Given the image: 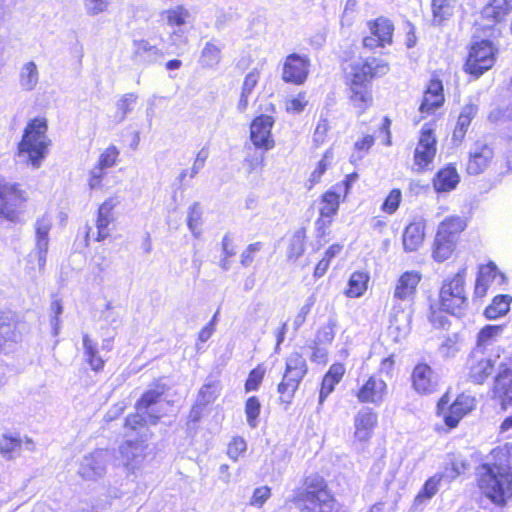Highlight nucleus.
<instances>
[{
  "instance_id": "obj_1",
  "label": "nucleus",
  "mask_w": 512,
  "mask_h": 512,
  "mask_svg": "<svg viewBox=\"0 0 512 512\" xmlns=\"http://www.w3.org/2000/svg\"><path fill=\"white\" fill-rule=\"evenodd\" d=\"M390 70L389 64L382 58L368 57L351 65L349 73L350 100L362 111L372 103L370 81L374 77L386 75Z\"/></svg>"
},
{
  "instance_id": "obj_2",
  "label": "nucleus",
  "mask_w": 512,
  "mask_h": 512,
  "mask_svg": "<svg viewBox=\"0 0 512 512\" xmlns=\"http://www.w3.org/2000/svg\"><path fill=\"white\" fill-rule=\"evenodd\" d=\"M477 482L494 504L503 505L512 497V472L507 467L482 464L477 468Z\"/></svg>"
},
{
  "instance_id": "obj_3",
  "label": "nucleus",
  "mask_w": 512,
  "mask_h": 512,
  "mask_svg": "<svg viewBox=\"0 0 512 512\" xmlns=\"http://www.w3.org/2000/svg\"><path fill=\"white\" fill-rule=\"evenodd\" d=\"M481 27L488 38L473 42L464 65L465 71L477 78L493 67L498 53L493 40L501 34L500 29L490 23L481 24Z\"/></svg>"
},
{
  "instance_id": "obj_4",
  "label": "nucleus",
  "mask_w": 512,
  "mask_h": 512,
  "mask_svg": "<svg viewBox=\"0 0 512 512\" xmlns=\"http://www.w3.org/2000/svg\"><path fill=\"white\" fill-rule=\"evenodd\" d=\"M169 402L163 398V388L157 387L146 391L136 404V413L126 419V426L132 430L146 424H156L167 413Z\"/></svg>"
},
{
  "instance_id": "obj_5",
  "label": "nucleus",
  "mask_w": 512,
  "mask_h": 512,
  "mask_svg": "<svg viewBox=\"0 0 512 512\" xmlns=\"http://www.w3.org/2000/svg\"><path fill=\"white\" fill-rule=\"evenodd\" d=\"M149 454L147 434H144L140 439L128 438L122 442L115 458L123 466L127 480L135 483L143 474Z\"/></svg>"
},
{
  "instance_id": "obj_6",
  "label": "nucleus",
  "mask_w": 512,
  "mask_h": 512,
  "mask_svg": "<svg viewBox=\"0 0 512 512\" xmlns=\"http://www.w3.org/2000/svg\"><path fill=\"white\" fill-rule=\"evenodd\" d=\"M46 131V120L36 118L27 125L22 141L19 144L20 155H26L34 168H38L41 165L47 153L49 142Z\"/></svg>"
},
{
  "instance_id": "obj_7",
  "label": "nucleus",
  "mask_w": 512,
  "mask_h": 512,
  "mask_svg": "<svg viewBox=\"0 0 512 512\" xmlns=\"http://www.w3.org/2000/svg\"><path fill=\"white\" fill-rule=\"evenodd\" d=\"M466 268H462L452 278L446 279L440 290V305L443 311L459 316L467 305L464 288Z\"/></svg>"
},
{
  "instance_id": "obj_8",
  "label": "nucleus",
  "mask_w": 512,
  "mask_h": 512,
  "mask_svg": "<svg viewBox=\"0 0 512 512\" xmlns=\"http://www.w3.org/2000/svg\"><path fill=\"white\" fill-rule=\"evenodd\" d=\"M307 373L305 358L297 353H291L286 359V369L277 391L280 402L289 405L294 398L300 382Z\"/></svg>"
},
{
  "instance_id": "obj_9",
  "label": "nucleus",
  "mask_w": 512,
  "mask_h": 512,
  "mask_svg": "<svg viewBox=\"0 0 512 512\" xmlns=\"http://www.w3.org/2000/svg\"><path fill=\"white\" fill-rule=\"evenodd\" d=\"M27 194L18 184L7 181L0 175V217L17 222L24 212Z\"/></svg>"
},
{
  "instance_id": "obj_10",
  "label": "nucleus",
  "mask_w": 512,
  "mask_h": 512,
  "mask_svg": "<svg viewBox=\"0 0 512 512\" xmlns=\"http://www.w3.org/2000/svg\"><path fill=\"white\" fill-rule=\"evenodd\" d=\"M500 360L493 386V396L500 401L501 408L512 406V353L497 356Z\"/></svg>"
},
{
  "instance_id": "obj_11",
  "label": "nucleus",
  "mask_w": 512,
  "mask_h": 512,
  "mask_svg": "<svg viewBox=\"0 0 512 512\" xmlns=\"http://www.w3.org/2000/svg\"><path fill=\"white\" fill-rule=\"evenodd\" d=\"M304 501L306 507L313 512H332L334 500L326 490L324 479L314 475L306 479Z\"/></svg>"
},
{
  "instance_id": "obj_12",
  "label": "nucleus",
  "mask_w": 512,
  "mask_h": 512,
  "mask_svg": "<svg viewBox=\"0 0 512 512\" xmlns=\"http://www.w3.org/2000/svg\"><path fill=\"white\" fill-rule=\"evenodd\" d=\"M111 453L106 449H97L85 455L78 469V474L88 481H96L105 476Z\"/></svg>"
},
{
  "instance_id": "obj_13",
  "label": "nucleus",
  "mask_w": 512,
  "mask_h": 512,
  "mask_svg": "<svg viewBox=\"0 0 512 512\" xmlns=\"http://www.w3.org/2000/svg\"><path fill=\"white\" fill-rule=\"evenodd\" d=\"M437 140L432 128L425 124L420 133L418 144L414 152V165L418 171L426 169L436 155Z\"/></svg>"
},
{
  "instance_id": "obj_14",
  "label": "nucleus",
  "mask_w": 512,
  "mask_h": 512,
  "mask_svg": "<svg viewBox=\"0 0 512 512\" xmlns=\"http://www.w3.org/2000/svg\"><path fill=\"white\" fill-rule=\"evenodd\" d=\"M308 57L296 53L288 55L283 64L282 79L286 83L303 84L309 74Z\"/></svg>"
},
{
  "instance_id": "obj_15",
  "label": "nucleus",
  "mask_w": 512,
  "mask_h": 512,
  "mask_svg": "<svg viewBox=\"0 0 512 512\" xmlns=\"http://www.w3.org/2000/svg\"><path fill=\"white\" fill-rule=\"evenodd\" d=\"M493 157L494 151L488 144L481 141L475 142L469 151L468 174L479 175L483 173L489 167Z\"/></svg>"
},
{
  "instance_id": "obj_16",
  "label": "nucleus",
  "mask_w": 512,
  "mask_h": 512,
  "mask_svg": "<svg viewBox=\"0 0 512 512\" xmlns=\"http://www.w3.org/2000/svg\"><path fill=\"white\" fill-rule=\"evenodd\" d=\"M273 123V118L267 115H261L253 120L250 137L255 147L266 151L274 147V140L271 137Z\"/></svg>"
},
{
  "instance_id": "obj_17",
  "label": "nucleus",
  "mask_w": 512,
  "mask_h": 512,
  "mask_svg": "<svg viewBox=\"0 0 512 512\" xmlns=\"http://www.w3.org/2000/svg\"><path fill=\"white\" fill-rule=\"evenodd\" d=\"M119 203V197L113 196L99 206L96 218V241H103L110 236L111 225L115 220L113 210Z\"/></svg>"
},
{
  "instance_id": "obj_18",
  "label": "nucleus",
  "mask_w": 512,
  "mask_h": 512,
  "mask_svg": "<svg viewBox=\"0 0 512 512\" xmlns=\"http://www.w3.org/2000/svg\"><path fill=\"white\" fill-rule=\"evenodd\" d=\"M414 390L422 395L434 393L438 387V379L432 368L425 364H417L411 375Z\"/></svg>"
},
{
  "instance_id": "obj_19",
  "label": "nucleus",
  "mask_w": 512,
  "mask_h": 512,
  "mask_svg": "<svg viewBox=\"0 0 512 512\" xmlns=\"http://www.w3.org/2000/svg\"><path fill=\"white\" fill-rule=\"evenodd\" d=\"M469 376L473 382L481 384L493 372L495 360L486 357L481 349H475L468 361Z\"/></svg>"
},
{
  "instance_id": "obj_20",
  "label": "nucleus",
  "mask_w": 512,
  "mask_h": 512,
  "mask_svg": "<svg viewBox=\"0 0 512 512\" xmlns=\"http://www.w3.org/2000/svg\"><path fill=\"white\" fill-rule=\"evenodd\" d=\"M475 408V398L468 394H460L444 413V422L450 428H455L460 420Z\"/></svg>"
},
{
  "instance_id": "obj_21",
  "label": "nucleus",
  "mask_w": 512,
  "mask_h": 512,
  "mask_svg": "<svg viewBox=\"0 0 512 512\" xmlns=\"http://www.w3.org/2000/svg\"><path fill=\"white\" fill-rule=\"evenodd\" d=\"M378 422L377 414L369 407L361 408L354 418V437L362 442L368 441Z\"/></svg>"
},
{
  "instance_id": "obj_22",
  "label": "nucleus",
  "mask_w": 512,
  "mask_h": 512,
  "mask_svg": "<svg viewBox=\"0 0 512 512\" xmlns=\"http://www.w3.org/2000/svg\"><path fill=\"white\" fill-rule=\"evenodd\" d=\"M504 281L505 276L498 270L497 266L493 262L482 265L479 268L478 276L476 278L475 295L477 297H484L493 283L501 285Z\"/></svg>"
},
{
  "instance_id": "obj_23",
  "label": "nucleus",
  "mask_w": 512,
  "mask_h": 512,
  "mask_svg": "<svg viewBox=\"0 0 512 512\" xmlns=\"http://www.w3.org/2000/svg\"><path fill=\"white\" fill-rule=\"evenodd\" d=\"M52 226V220L49 216L44 215L37 219L35 223L36 232V256L40 270H43L46 264V256L49 247V231Z\"/></svg>"
},
{
  "instance_id": "obj_24",
  "label": "nucleus",
  "mask_w": 512,
  "mask_h": 512,
  "mask_svg": "<svg viewBox=\"0 0 512 512\" xmlns=\"http://www.w3.org/2000/svg\"><path fill=\"white\" fill-rule=\"evenodd\" d=\"M386 392L387 384L385 381L376 376H371L359 389L357 398L361 403L379 405L383 402Z\"/></svg>"
},
{
  "instance_id": "obj_25",
  "label": "nucleus",
  "mask_w": 512,
  "mask_h": 512,
  "mask_svg": "<svg viewBox=\"0 0 512 512\" xmlns=\"http://www.w3.org/2000/svg\"><path fill=\"white\" fill-rule=\"evenodd\" d=\"M421 280V274L417 271H406L397 280L393 297L400 301H411L416 293V288Z\"/></svg>"
},
{
  "instance_id": "obj_26",
  "label": "nucleus",
  "mask_w": 512,
  "mask_h": 512,
  "mask_svg": "<svg viewBox=\"0 0 512 512\" xmlns=\"http://www.w3.org/2000/svg\"><path fill=\"white\" fill-rule=\"evenodd\" d=\"M425 220L423 218L415 219L403 232V247L406 252L416 251L423 243Z\"/></svg>"
},
{
  "instance_id": "obj_27",
  "label": "nucleus",
  "mask_w": 512,
  "mask_h": 512,
  "mask_svg": "<svg viewBox=\"0 0 512 512\" xmlns=\"http://www.w3.org/2000/svg\"><path fill=\"white\" fill-rule=\"evenodd\" d=\"M444 102L443 85L438 79H432L424 93L419 110L422 113H432Z\"/></svg>"
},
{
  "instance_id": "obj_28",
  "label": "nucleus",
  "mask_w": 512,
  "mask_h": 512,
  "mask_svg": "<svg viewBox=\"0 0 512 512\" xmlns=\"http://www.w3.org/2000/svg\"><path fill=\"white\" fill-rule=\"evenodd\" d=\"M512 11V0H491L482 10V17L496 27Z\"/></svg>"
},
{
  "instance_id": "obj_29",
  "label": "nucleus",
  "mask_w": 512,
  "mask_h": 512,
  "mask_svg": "<svg viewBox=\"0 0 512 512\" xmlns=\"http://www.w3.org/2000/svg\"><path fill=\"white\" fill-rule=\"evenodd\" d=\"M339 204L340 195L334 190L327 191L322 196L321 206L319 209L320 217L317 223L322 224L323 226L330 224L333 216L338 212Z\"/></svg>"
},
{
  "instance_id": "obj_30",
  "label": "nucleus",
  "mask_w": 512,
  "mask_h": 512,
  "mask_svg": "<svg viewBox=\"0 0 512 512\" xmlns=\"http://www.w3.org/2000/svg\"><path fill=\"white\" fill-rule=\"evenodd\" d=\"M161 16L167 25L174 29H184V26L193 21L191 12L183 5L164 10Z\"/></svg>"
},
{
  "instance_id": "obj_31",
  "label": "nucleus",
  "mask_w": 512,
  "mask_h": 512,
  "mask_svg": "<svg viewBox=\"0 0 512 512\" xmlns=\"http://www.w3.org/2000/svg\"><path fill=\"white\" fill-rule=\"evenodd\" d=\"M345 373V366L342 363H334L330 366L328 372L325 374L320 394L319 403L322 404L327 396L334 390L335 385L340 382Z\"/></svg>"
},
{
  "instance_id": "obj_32",
  "label": "nucleus",
  "mask_w": 512,
  "mask_h": 512,
  "mask_svg": "<svg viewBox=\"0 0 512 512\" xmlns=\"http://www.w3.org/2000/svg\"><path fill=\"white\" fill-rule=\"evenodd\" d=\"M459 175L454 167L448 166L437 172L433 186L437 192H449L459 183Z\"/></svg>"
},
{
  "instance_id": "obj_33",
  "label": "nucleus",
  "mask_w": 512,
  "mask_h": 512,
  "mask_svg": "<svg viewBox=\"0 0 512 512\" xmlns=\"http://www.w3.org/2000/svg\"><path fill=\"white\" fill-rule=\"evenodd\" d=\"M133 47L135 57L145 63H155L164 57V53L157 46L144 39L135 40Z\"/></svg>"
},
{
  "instance_id": "obj_34",
  "label": "nucleus",
  "mask_w": 512,
  "mask_h": 512,
  "mask_svg": "<svg viewBox=\"0 0 512 512\" xmlns=\"http://www.w3.org/2000/svg\"><path fill=\"white\" fill-rule=\"evenodd\" d=\"M39 70L34 61L25 62L19 71V85L23 91H33L39 83Z\"/></svg>"
},
{
  "instance_id": "obj_35",
  "label": "nucleus",
  "mask_w": 512,
  "mask_h": 512,
  "mask_svg": "<svg viewBox=\"0 0 512 512\" xmlns=\"http://www.w3.org/2000/svg\"><path fill=\"white\" fill-rule=\"evenodd\" d=\"M478 112V107L475 104L469 103L465 105L458 117V121L456 124V127L453 132V140L455 141H462L468 127L470 126V123L472 119L475 117V115Z\"/></svg>"
},
{
  "instance_id": "obj_36",
  "label": "nucleus",
  "mask_w": 512,
  "mask_h": 512,
  "mask_svg": "<svg viewBox=\"0 0 512 512\" xmlns=\"http://www.w3.org/2000/svg\"><path fill=\"white\" fill-rule=\"evenodd\" d=\"M456 241L437 232L433 245V258L438 262L447 260L454 251Z\"/></svg>"
},
{
  "instance_id": "obj_37",
  "label": "nucleus",
  "mask_w": 512,
  "mask_h": 512,
  "mask_svg": "<svg viewBox=\"0 0 512 512\" xmlns=\"http://www.w3.org/2000/svg\"><path fill=\"white\" fill-rule=\"evenodd\" d=\"M444 480L440 473L430 477L423 485L422 489L414 499L415 507H420L426 504L439 490L440 482Z\"/></svg>"
},
{
  "instance_id": "obj_38",
  "label": "nucleus",
  "mask_w": 512,
  "mask_h": 512,
  "mask_svg": "<svg viewBox=\"0 0 512 512\" xmlns=\"http://www.w3.org/2000/svg\"><path fill=\"white\" fill-rule=\"evenodd\" d=\"M368 26L372 35L381 37V41L392 44L394 26L389 19L380 17L368 22Z\"/></svg>"
},
{
  "instance_id": "obj_39",
  "label": "nucleus",
  "mask_w": 512,
  "mask_h": 512,
  "mask_svg": "<svg viewBox=\"0 0 512 512\" xmlns=\"http://www.w3.org/2000/svg\"><path fill=\"white\" fill-rule=\"evenodd\" d=\"M511 302L512 297L510 295H497L485 309L484 315L488 319H497L504 316L509 312Z\"/></svg>"
},
{
  "instance_id": "obj_40",
  "label": "nucleus",
  "mask_w": 512,
  "mask_h": 512,
  "mask_svg": "<svg viewBox=\"0 0 512 512\" xmlns=\"http://www.w3.org/2000/svg\"><path fill=\"white\" fill-rule=\"evenodd\" d=\"M466 227L465 220L460 216H450L445 218L439 225L438 231L441 235L447 238H452L456 241V237Z\"/></svg>"
},
{
  "instance_id": "obj_41",
  "label": "nucleus",
  "mask_w": 512,
  "mask_h": 512,
  "mask_svg": "<svg viewBox=\"0 0 512 512\" xmlns=\"http://www.w3.org/2000/svg\"><path fill=\"white\" fill-rule=\"evenodd\" d=\"M22 444L20 437L4 434L0 437V453L8 460L13 459L19 455Z\"/></svg>"
},
{
  "instance_id": "obj_42",
  "label": "nucleus",
  "mask_w": 512,
  "mask_h": 512,
  "mask_svg": "<svg viewBox=\"0 0 512 512\" xmlns=\"http://www.w3.org/2000/svg\"><path fill=\"white\" fill-rule=\"evenodd\" d=\"M221 51L222 48L214 41L206 42L200 55L201 65L208 68L216 67L221 60Z\"/></svg>"
},
{
  "instance_id": "obj_43",
  "label": "nucleus",
  "mask_w": 512,
  "mask_h": 512,
  "mask_svg": "<svg viewBox=\"0 0 512 512\" xmlns=\"http://www.w3.org/2000/svg\"><path fill=\"white\" fill-rule=\"evenodd\" d=\"M468 467V463L462 456H452L445 466L441 476L445 481L451 482L459 475H461Z\"/></svg>"
},
{
  "instance_id": "obj_44",
  "label": "nucleus",
  "mask_w": 512,
  "mask_h": 512,
  "mask_svg": "<svg viewBox=\"0 0 512 512\" xmlns=\"http://www.w3.org/2000/svg\"><path fill=\"white\" fill-rule=\"evenodd\" d=\"M83 348L86 361L94 371H99L104 366L103 359L98 356L97 345L87 334L83 335Z\"/></svg>"
},
{
  "instance_id": "obj_45",
  "label": "nucleus",
  "mask_w": 512,
  "mask_h": 512,
  "mask_svg": "<svg viewBox=\"0 0 512 512\" xmlns=\"http://www.w3.org/2000/svg\"><path fill=\"white\" fill-rule=\"evenodd\" d=\"M368 276L363 272H354L348 281V288L345 294L350 298L362 296L367 289Z\"/></svg>"
},
{
  "instance_id": "obj_46",
  "label": "nucleus",
  "mask_w": 512,
  "mask_h": 512,
  "mask_svg": "<svg viewBox=\"0 0 512 512\" xmlns=\"http://www.w3.org/2000/svg\"><path fill=\"white\" fill-rule=\"evenodd\" d=\"M138 96L135 93H126L116 102L115 120L117 123L123 122L127 115L132 112Z\"/></svg>"
},
{
  "instance_id": "obj_47",
  "label": "nucleus",
  "mask_w": 512,
  "mask_h": 512,
  "mask_svg": "<svg viewBox=\"0 0 512 512\" xmlns=\"http://www.w3.org/2000/svg\"><path fill=\"white\" fill-rule=\"evenodd\" d=\"M334 159L332 150H327L321 160L317 163L316 168L311 173L308 179V189H311L314 185L321 181V177L324 175L326 170L331 166Z\"/></svg>"
},
{
  "instance_id": "obj_48",
  "label": "nucleus",
  "mask_w": 512,
  "mask_h": 512,
  "mask_svg": "<svg viewBox=\"0 0 512 512\" xmlns=\"http://www.w3.org/2000/svg\"><path fill=\"white\" fill-rule=\"evenodd\" d=\"M220 390V384L217 381L204 384L198 393L196 406H205L214 402L219 396Z\"/></svg>"
},
{
  "instance_id": "obj_49",
  "label": "nucleus",
  "mask_w": 512,
  "mask_h": 512,
  "mask_svg": "<svg viewBox=\"0 0 512 512\" xmlns=\"http://www.w3.org/2000/svg\"><path fill=\"white\" fill-rule=\"evenodd\" d=\"M456 0H432L433 22L441 24V22L452 15Z\"/></svg>"
},
{
  "instance_id": "obj_50",
  "label": "nucleus",
  "mask_w": 512,
  "mask_h": 512,
  "mask_svg": "<svg viewBox=\"0 0 512 512\" xmlns=\"http://www.w3.org/2000/svg\"><path fill=\"white\" fill-rule=\"evenodd\" d=\"M337 319L335 316H330L327 323L322 325L316 334L317 344H331L335 337V330L337 327Z\"/></svg>"
},
{
  "instance_id": "obj_51",
  "label": "nucleus",
  "mask_w": 512,
  "mask_h": 512,
  "mask_svg": "<svg viewBox=\"0 0 512 512\" xmlns=\"http://www.w3.org/2000/svg\"><path fill=\"white\" fill-rule=\"evenodd\" d=\"M503 331V326L487 325L482 328L477 338V348L483 351V347L490 345Z\"/></svg>"
},
{
  "instance_id": "obj_52",
  "label": "nucleus",
  "mask_w": 512,
  "mask_h": 512,
  "mask_svg": "<svg viewBox=\"0 0 512 512\" xmlns=\"http://www.w3.org/2000/svg\"><path fill=\"white\" fill-rule=\"evenodd\" d=\"M316 303V296L314 294L307 297L304 304L299 308L297 314L293 318V329L298 331L300 327L305 323L307 316L311 312L313 306Z\"/></svg>"
},
{
  "instance_id": "obj_53",
  "label": "nucleus",
  "mask_w": 512,
  "mask_h": 512,
  "mask_svg": "<svg viewBox=\"0 0 512 512\" xmlns=\"http://www.w3.org/2000/svg\"><path fill=\"white\" fill-rule=\"evenodd\" d=\"M261 411V404L256 396H251L245 403V414L247 423L251 428H256L258 424V416Z\"/></svg>"
},
{
  "instance_id": "obj_54",
  "label": "nucleus",
  "mask_w": 512,
  "mask_h": 512,
  "mask_svg": "<svg viewBox=\"0 0 512 512\" xmlns=\"http://www.w3.org/2000/svg\"><path fill=\"white\" fill-rule=\"evenodd\" d=\"M201 207L198 203H194L190 206L188 212L187 225L189 230L195 237H199L201 234Z\"/></svg>"
},
{
  "instance_id": "obj_55",
  "label": "nucleus",
  "mask_w": 512,
  "mask_h": 512,
  "mask_svg": "<svg viewBox=\"0 0 512 512\" xmlns=\"http://www.w3.org/2000/svg\"><path fill=\"white\" fill-rule=\"evenodd\" d=\"M305 250L304 235L302 232L297 231L290 240L287 251L289 259L297 260Z\"/></svg>"
},
{
  "instance_id": "obj_56",
  "label": "nucleus",
  "mask_w": 512,
  "mask_h": 512,
  "mask_svg": "<svg viewBox=\"0 0 512 512\" xmlns=\"http://www.w3.org/2000/svg\"><path fill=\"white\" fill-rule=\"evenodd\" d=\"M374 145V137L372 135H366L361 140H358L354 144L355 151L351 155L352 162L360 161Z\"/></svg>"
},
{
  "instance_id": "obj_57",
  "label": "nucleus",
  "mask_w": 512,
  "mask_h": 512,
  "mask_svg": "<svg viewBox=\"0 0 512 512\" xmlns=\"http://www.w3.org/2000/svg\"><path fill=\"white\" fill-rule=\"evenodd\" d=\"M459 343L457 335L448 336L439 346V354L444 358L454 357L459 351Z\"/></svg>"
},
{
  "instance_id": "obj_58",
  "label": "nucleus",
  "mask_w": 512,
  "mask_h": 512,
  "mask_svg": "<svg viewBox=\"0 0 512 512\" xmlns=\"http://www.w3.org/2000/svg\"><path fill=\"white\" fill-rule=\"evenodd\" d=\"M119 150L116 146L110 145L107 149L103 151L98 160V165L103 169H108L113 167L118 159Z\"/></svg>"
},
{
  "instance_id": "obj_59",
  "label": "nucleus",
  "mask_w": 512,
  "mask_h": 512,
  "mask_svg": "<svg viewBox=\"0 0 512 512\" xmlns=\"http://www.w3.org/2000/svg\"><path fill=\"white\" fill-rule=\"evenodd\" d=\"M246 449V441L242 437H234L228 444L227 455L233 461H237Z\"/></svg>"
},
{
  "instance_id": "obj_60",
  "label": "nucleus",
  "mask_w": 512,
  "mask_h": 512,
  "mask_svg": "<svg viewBox=\"0 0 512 512\" xmlns=\"http://www.w3.org/2000/svg\"><path fill=\"white\" fill-rule=\"evenodd\" d=\"M401 196L402 194L399 189L391 190V192L389 193V195L386 197L382 204V211H384L387 214L395 213L401 202Z\"/></svg>"
},
{
  "instance_id": "obj_61",
  "label": "nucleus",
  "mask_w": 512,
  "mask_h": 512,
  "mask_svg": "<svg viewBox=\"0 0 512 512\" xmlns=\"http://www.w3.org/2000/svg\"><path fill=\"white\" fill-rule=\"evenodd\" d=\"M111 0H84V9L90 16H96L108 9Z\"/></svg>"
},
{
  "instance_id": "obj_62",
  "label": "nucleus",
  "mask_w": 512,
  "mask_h": 512,
  "mask_svg": "<svg viewBox=\"0 0 512 512\" xmlns=\"http://www.w3.org/2000/svg\"><path fill=\"white\" fill-rule=\"evenodd\" d=\"M264 374H265V371L260 366L253 369L249 373V376L246 380L245 390L247 392L256 391L263 380Z\"/></svg>"
},
{
  "instance_id": "obj_63",
  "label": "nucleus",
  "mask_w": 512,
  "mask_h": 512,
  "mask_svg": "<svg viewBox=\"0 0 512 512\" xmlns=\"http://www.w3.org/2000/svg\"><path fill=\"white\" fill-rule=\"evenodd\" d=\"M106 174V169L96 164L89 173L88 185L91 190L100 189L102 187V180Z\"/></svg>"
},
{
  "instance_id": "obj_64",
  "label": "nucleus",
  "mask_w": 512,
  "mask_h": 512,
  "mask_svg": "<svg viewBox=\"0 0 512 512\" xmlns=\"http://www.w3.org/2000/svg\"><path fill=\"white\" fill-rule=\"evenodd\" d=\"M261 242H255L247 246V248L240 255V262L244 267L249 266L255 258L256 253L262 249Z\"/></svg>"
}]
</instances>
